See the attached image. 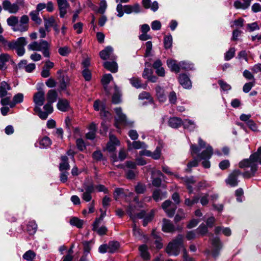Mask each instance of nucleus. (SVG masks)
<instances>
[{
    "mask_svg": "<svg viewBox=\"0 0 261 261\" xmlns=\"http://www.w3.org/2000/svg\"><path fill=\"white\" fill-rule=\"evenodd\" d=\"M261 164V146L258 148L255 153L252 154L249 159L244 160L239 163V167L241 168H250V171H245L243 175L245 178H249L254 175L257 170L256 162Z\"/></svg>",
    "mask_w": 261,
    "mask_h": 261,
    "instance_id": "nucleus-1",
    "label": "nucleus"
},
{
    "mask_svg": "<svg viewBox=\"0 0 261 261\" xmlns=\"http://www.w3.org/2000/svg\"><path fill=\"white\" fill-rule=\"evenodd\" d=\"M50 44L46 40H41L39 42L34 41L28 46V49L32 51H41L45 57H50L49 48Z\"/></svg>",
    "mask_w": 261,
    "mask_h": 261,
    "instance_id": "nucleus-2",
    "label": "nucleus"
},
{
    "mask_svg": "<svg viewBox=\"0 0 261 261\" xmlns=\"http://www.w3.org/2000/svg\"><path fill=\"white\" fill-rule=\"evenodd\" d=\"M184 236L178 234L172 242H170L166 247V252L170 255H177L182 246Z\"/></svg>",
    "mask_w": 261,
    "mask_h": 261,
    "instance_id": "nucleus-3",
    "label": "nucleus"
},
{
    "mask_svg": "<svg viewBox=\"0 0 261 261\" xmlns=\"http://www.w3.org/2000/svg\"><path fill=\"white\" fill-rule=\"evenodd\" d=\"M27 43L25 37H19L16 40L10 41V49H15L16 53L18 56H22L25 52L24 46Z\"/></svg>",
    "mask_w": 261,
    "mask_h": 261,
    "instance_id": "nucleus-4",
    "label": "nucleus"
},
{
    "mask_svg": "<svg viewBox=\"0 0 261 261\" xmlns=\"http://www.w3.org/2000/svg\"><path fill=\"white\" fill-rule=\"evenodd\" d=\"M127 212L129 214L130 217L133 220L136 218H143V225L144 226H146L147 224L152 220L153 217V214L152 212H151L145 216L144 211H141L138 213H136L135 210L132 207L129 208Z\"/></svg>",
    "mask_w": 261,
    "mask_h": 261,
    "instance_id": "nucleus-5",
    "label": "nucleus"
},
{
    "mask_svg": "<svg viewBox=\"0 0 261 261\" xmlns=\"http://www.w3.org/2000/svg\"><path fill=\"white\" fill-rule=\"evenodd\" d=\"M117 116L116 117L115 126L118 128L126 126H132L133 122L128 120L126 115L122 113L120 108H117L115 109Z\"/></svg>",
    "mask_w": 261,
    "mask_h": 261,
    "instance_id": "nucleus-6",
    "label": "nucleus"
},
{
    "mask_svg": "<svg viewBox=\"0 0 261 261\" xmlns=\"http://www.w3.org/2000/svg\"><path fill=\"white\" fill-rule=\"evenodd\" d=\"M213 154V148L210 146H206L205 150H203L200 154H198V157L200 160H203L202 164L205 168H208L211 166L209 160Z\"/></svg>",
    "mask_w": 261,
    "mask_h": 261,
    "instance_id": "nucleus-7",
    "label": "nucleus"
},
{
    "mask_svg": "<svg viewBox=\"0 0 261 261\" xmlns=\"http://www.w3.org/2000/svg\"><path fill=\"white\" fill-rule=\"evenodd\" d=\"M44 101L45 93L43 90H40L34 94L33 101L35 103L34 110L35 112L39 111V108L43 105Z\"/></svg>",
    "mask_w": 261,
    "mask_h": 261,
    "instance_id": "nucleus-8",
    "label": "nucleus"
},
{
    "mask_svg": "<svg viewBox=\"0 0 261 261\" xmlns=\"http://www.w3.org/2000/svg\"><path fill=\"white\" fill-rule=\"evenodd\" d=\"M29 17L27 15H23L15 28H12V30L15 32H23L28 29Z\"/></svg>",
    "mask_w": 261,
    "mask_h": 261,
    "instance_id": "nucleus-9",
    "label": "nucleus"
},
{
    "mask_svg": "<svg viewBox=\"0 0 261 261\" xmlns=\"http://www.w3.org/2000/svg\"><path fill=\"white\" fill-rule=\"evenodd\" d=\"M84 189H79V191L81 192H83L82 195V199L86 202L90 201L92 199L91 194L94 191V187L92 185L84 186Z\"/></svg>",
    "mask_w": 261,
    "mask_h": 261,
    "instance_id": "nucleus-10",
    "label": "nucleus"
},
{
    "mask_svg": "<svg viewBox=\"0 0 261 261\" xmlns=\"http://www.w3.org/2000/svg\"><path fill=\"white\" fill-rule=\"evenodd\" d=\"M57 3L60 13V16L64 18L67 13L70 5L66 0H57Z\"/></svg>",
    "mask_w": 261,
    "mask_h": 261,
    "instance_id": "nucleus-11",
    "label": "nucleus"
},
{
    "mask_svg": "<svg viewBox=\"0 0 261 261\" xmlns=\"http://www.w3.org/2000/svg\"><path fill=\"white\" fill-rule=\"evenodd\" d=\"M51 105V103L47 102V103L43 106V109L45 112H42L40 108H39V111L36 112L38 116L41 119L44 120L46 119L48 115L53 112V107Z\"/></svg>",
    "mask_w": 261,
    "mask_h": 261,
    "instance_id": "nucleus-12",
    "label": "nucleus"
},
{
    "mask_svg": "<svg viewBox=\"0 0 261 261\" xmlns=\"http://www.w3.org/2000/svg\"><path fill=\"white\" fill-rule=\"evenodd\" d=\"M99 56L102 60L115 59L116 56L113 54V48L110 46L106 47L99 53Z\"/></svg>",
    "mask_w": 261,
    "mask_h": 261,
    "instance_id": "nucleus-13",
    "label": "nucleus"
},
{
    "mask_svg": "<svg viewBox=\"0 0 261 261\" xmlns=\"http://www.w3.org/2000/svg\"><path fill=\"white\" fill-rule=\"evenodd\" d=\"M110 140L107 145V150L110 152H113L115 150L116 146L120 145L119 140L112 134L109 136Z\"/></svg>",
    "mask_w": 261,
    "mask_h": 261,
    "instance_id": "nucleus-14",
    "label": "nucleus"
},
{
    "mask_svg": "<svg viewBox=\"0 0 261 261\" xmlns=\"http://www.w3.org/2000/svg\"><path fill=\"white\" fill-rule=\"evenodd\" d=\"M3 7L5 10L10 13H16L19 10V6L17 4H11L9 1L6 0L3 2Z\"/></svg>",
    "mask_w": 261,
    "mask_h": 261,
    "instance_id": "nucleus-15",
    "label": "nucleus"
},
{
    "mask_svg": "<svg viewBox=\"0 0 261 261\" xmlns=\"http://www.w3.org/2000/svg\"><path fill=\"white\" fill-rule=\"evenodd\" d=\"M241 174V172L239 170H236L226 179L227 185L231 187H235L237 186L238 183V176Z\"/></svg>",
    "mask_w": 261,
    "mask_h": 261,
    "instance_id": "nucleus-16",
    "label": "nucleus"
},
{
    "mask_svg": "<svg viewBox=\"0 0 261 261\" xmlns=\"http://www.w3.org/2000/svg\"><path fill=\"white\" fill-rule=\"evenodd\" d=\"M172 204V202L170 200H166L162 204V208L165 211L166 214L169 217H172L173 216L175 212L176 207L168 208Z\"/></svg>",
    "mask_w": 261,
    "mask_h": 261,
    "instance_id": "nucleus-17",
    "label": "nucleus"
},
{
    "mask_svg": "<svg viewBox=\"0 0 261 261\" xmlns=\"http://www.w3.org/2000/svg\"><path fill=\"white\" fill-rule=\"evenodd\" d=\"M179 82L180 84L185 89H190L192 86L191 82L188 77L185 74H180L179 76Z\"/></svg>",
    "mask_w": 261,
    "mask_h": 261,
    "instance_id": "nucleus-18",
    "label": "nucleus"
},
{
    "mask_svg": "<svg viewBox=\"0 0 261 261\" xmlns=\"http://www.w3.org/2000/svg\"><path fill=\"white\" fill-rule=\"evenodd\" d=\"M167 64L172 71L178 73L180 70V62L178 63L175 60L172 59H168Z\"/></svg>",
    "mask_w": 261,
    "mask_h": 261,
    "instance_id": "nucleus-19",
    "label": "nucleus"
},
{
    "mask_svg": "<svg viewBox=\"0 0 261 261\" xmlns=\"http://www.w3.org/2000/svg\"><path fill=\"white\" fill-rule=\"evenodd\" d=\"M175 228L173 224L166 219L163 220L162 230L165 232H173L175 231Z\"/></svg>",
    "mask_w": 261,
    "mask_h": 261,
    "instance_id": "nucleus-20",
    "label": "nucleus"
},
{
    "mask_svg": "<svg viewBox=\"0 0 261 261\" xmlns=\"http://www.w3.org/2000/svg\"><path fill=\"white\" fill-rule=\"evenodd\" d=\"M127 143L128 150H131L132 149H139L147 147V145L144 142H142L139 141H134L131 143L130 141L128 140Z\"/></svg>",
    "mask_w": 261,
    "mask_h": 261,
    "instance_id": "nucleus-21",
    "label": "nucleus"
},
{
    "mask_svg": "<svg viewBox=\"0 0 261 261\" xmlns=\"http://www.w3.org/2000/svg\"><path fill=\"white\" fill-rule=\"evenodd\" d=\"M11 59L10 56L6 53L0 55V70H4L7 68L6 63Z\"/></svg>",
    "mask_w": 261,
    "mask_h": 261,
    "instance_id": "nucleus-22",
    "label": "nucleus"
},
{
    "mask_svg": "<svg viewBox=\"0 0 261 261\" xmlns=\"http://www.w3.org/2000/svg\"><path fill=\"white\" fill-rule=\"evenodd\" d=\"M11 89V86L6 82L3 81L0 84V97L3 98L8 95V91Z\"/></svg>",
    "mask_w": 261,
    "mask_h": 261,
    "instance_id": "nucleus-23",
    "label": "nucleus"
},
{
    "mask_svg": "<svg viewBox=\"0 0 261 261\" xmlns=\"http://www.w3.org/2000/svg\"><path fill=\"white\" fill-rule=\"evenodd\" d=\"M124 11L127 14H130L132 13H138L140 12V7L138 4L133 6L125 5L124 6Z\"/></svg>",
    "mask_w": 261,
    "mask_h": 261,
    "instance_id": "nucleus-24",
    "label": "nucleus"
},
{
    "mask_svg": "<svg viewBox=\"0 0 261 261\" xmlns=\"http://www.w3.org/2000/svg\"><path fill=\"white\" fill-rule=\"evenodd\" d=\"M212 243L214 248V250L212 252V255L214 257H216L219 253V250L221 247V244L219 239L218 238H214L212 240Z\"/></svg>",
    "mask_w": 261,
    "mask_h": 261,
    "instance_id": "nucleus-25",
    "label": "nucleus"
},
{
    "mask_svg": "<svg viewBox=\"0 0 261 261\" xmlns=\"http://www.w3.org/2000/svg\"><path fill=\"white\" fill-rule=\"evenodd\" d=\"M57 106V108L62 112H66L70 109L69 102L66 99H59Z\"/></svg>",
    "mask_w": 261,
    "mask_h": 261,
    "instance_id": "nucleus-26",
    "label": "nucleus"
},
{
    "mask_svg": "<svg viewBox=\"0 0 261 261\" xmlns=\"http://www.w3.org/2000/svg\"><path fill=\"white\" fill-rule=\"evenodd\" d=\"M152 237L155 240L154 243L155 247L160 249L163 247V243H162V239L155 230H153L151 233Z\"/></svg>",
    "mask_w": 261,
    "mask_h": 261,
    "instance_id": "nucleus-27",
    "label": "nucleus"
},
{
    "mask_svg": "<svg viewBox=\"0 0 261 261\" xmlns=\"http://www.w3.org/2000/svg\"><path fill=\"white\" fill-rule=\"evenodd\" d=\"M140 255L142 258L146 260H148L150 259V254L147 251L148 248L146 245H142L139 248Z\"/></svg>",
    "mask_w": 261,
    "mask_h": 261,
    "instance_id": "nucleus-28",
    "label": "nucleus"
},
{
    "mask_svg": "<svg viewBox=\"0 0 261 261\" xmlns=\"http://www.w3.org/2000/svg\"><path fill=\"white\" fill-rule=\"evenodd\" d=\"M103 66L113 73H115L118 70V65L115 62H105L103 63Z\"/></svg>",
    "mask_w": 261,
    "mask_h": 261,
    "instance_id": "nucleus-29",
    "label": "nucleus"
},
{
    "mask_svg": "<svg viewBox=\"0 0 261 261\" xmlns=\"http://www.w3.org/2000/svg\"><path fill=\"white\" fill-rule=\"evenodd\" d=\"M156 95L157 98L160 102H164L166 100V95L164 94V91L163 89L158 86L155 88Z\"/></svg>",
    "mask_w": 261,
    "mask_h": 261,
    "instance_id": "nucleus-30",
    "label": "nucleus"
},
{
    "mask_svg": "<svg viewBox=\"0 0 261 261\" xmlns=\"http://www.w3.org/2000/svg\"><path fill=\"white\" fill-rule=\"evenodd\" d=\"M168 123L170 126L173 128H177L181 126L182 121L181 119L177 117H172L169 119Z\"/></svg>",
    "mask_w": 261,
    "mask_h": 261,
    "instance_id": "nucleus-31",
    "label": "nucleus"
},
{
    "mask_svg": "<svg viewBox=\"0 0 261 261\" xmlns=\"http://www.w3.org/2000/svg\"><path fill=\"white\" fill-rule=\"evenodd\" d=\"M39 147L41 148H46L51 144V140L47 136H45L38 140Z\"/></svg>",
    "mask_w": 261,
    "mask_h": 261,
    "instance_id": "nucleus-32",
    "label": "nucleus"
},
{
    "mask_svg": "<svg viewBox=\"0 0 261 261\" xmlns=\"http://www.w3.org/2000/svg\"><path fill=\"white\" fill-rule=\"evenodd\" d=\"M57 97L58 93L55 90H50L48 91L46 96L47 102L51 103H54L57 100Z\"/></svg>",
    "mask_w": 261,
    "mask_h": 261,
    "instance_id": "nucleus-33",
    "label": "nucleus"
},
{
    "mask_svg": "<svg viewBox=\"0 0 261 261\" xmlns=\"http://www.w3.org/2000/svg\"><path fill=\"white\" fill-rule=\"evenodd\" d=\"M182 180L184 181L185 184L187 187V189L189 190V194H191L193 192L192 187L191 185L193 184L195 182V180L193 177H182Z\"/></svg>",
    "mask_w": 261,
    "mask_h": 261,
    "instance_id": "nucleus-34",
    "label": "nucleus"
},
{
    "mask_svg": "<svg viewBox=\"0 0 261 261\" xmlns=\"http://www.w3.org/2000/svg\"><path fill=\"white\" fill-rule=\"evenodd\" d=\"M56 23V20L53 16L44 18V27L48 32L49 31V28L55 25Z\"/></svg>",
    "mask_w": 261,
    "mask_h": 261,
    "instance_id": "nucleus-35",
    "label": "nucleus"
},
{
    "mask_svg": "<svg viewBox=\"0 0 261 261\" xmlns=\"http://www.w3.org/2000/svg\"><path fill=\"white\" fill-rule=\"evenodd\" d=\"M182 124L185 128L188 129L191 131L193 130L196 127L195 122L190 119L185 120L182 121Z\"/></svg>",
    "mask_w": 261,
    "mask_h": 261,
    "instance_id": "nucleus-36",
    "label": "nucleus"
},
{
    "mask_svg": "<svg viewBox=\"0 0 261 261\" xmlns=\"http://www.w3.org/2000/svg\"><path fill=\"white\" fill-rule=\"evenodd\" d=\"M23 100V95L19 93L15 95L13 98V101L10 104V107L13 108L17 103H21Z\"/></svg>",
    "mask_w": 261,
    "mask_h": 261,
    "instance_id": "nucleus-37",
    "label": "nucleus"
},
{
    "mask_svg": "<svg viewBox=\"0 0 261 261\" xmlns=\"http://www.w3.org/2000/svg\"><path fill=\"white\" fill-rule=\"evenodd\" d=\"M70 166L68 163V158L66 156L61 157V163L60 164V170H67L69 169Z\"/></svg>",
    "mask_w": 261,
    "mask_h": 261,
    "instance_id": "nucleus-38",
    "label": "nucleus"
},
{
    "mask_svg": "<svg viewBox=\"0 0 261 261\" xmlns=\"http://www.w3.org/2000/svg\"><path fill=\"white\" fill-rule=\"evenodd\" d=\"M129 81L132 86L136 88L145 89L146 87V84H141L139 79L137 77H133L129 79Z\"/></svg>",
    "mask_w": 261,
    "mask_h": 261,
    "instance_id": "nucleus-39",
    "label": "nucleus"
},
{
    "mask_svg": "<svg viewBox=\"0 0 261 261\" xmlns=\"http://www.w3.org/2000/svg\"><path fill=\"white\" fill-rule=\"evenodd\" d=\"M37 228L36 223L34 221H31L27 225V230L30 234L33 235L36 232Z\"/></svg>",
    "mask_w": 261,
    "mask_h": 261,
    "instance_id": "nucleus-40",
    "label": "nucleus"
},
{
    "mask_svg": "<svg viewBox=\"0 0 261 261\" xmlns=\"http://www.w3.org/2000/svg\"><path fill=\"white\" fill-rule=\"evenodd\" d=\"M10 41H8L5 38L0 34V47H3L5 50H9Z\"/></svg>",
    "mask_w": 261,
    "mask_h": 261,
    "instance_id": "nucleus-41",
    "label": "nucleus"
},
{
    "mask_svg": "<svg viewBox=\"0 0 261 261\" xmlns=\"http://www.w3.org/2000/svg\"><path fill=\"white\" fill-rule=\"evenodd\" d=\"M60 82L61 89L64 90L69 84V79L67 76L63 75L60 78Z\"/></svg>",
    "mask_w": 261,
    "mask_h": 261,
    "instance_id": "nucleus-42",
    "label": "nucleus"
},
{
    "mask_svg": "<svg viewBox=\"0 0 261 261\" xmlns=\"http://www.w3.org/2000/svg\"><path fill=\"white\" fill-rule=\"evenodd\" d=\"M108 245V252L113 253L115 252L119 247V243L117 242H111Z\"/></svg>",
    "mask_w": 261,
    "mask_h": 261,
    "instance_id": "nucleus-43",
    "label": "nucleus"
},
{
    "mask_svg": "<svg viewBox=\"0 0 261 261\" xmlns=\"http://www.w3.org/2000/svg\"><path fill=\"white\" fill-rule=\"evenodd\" d=\"M70 223L72 225L75 226L78 228H81L84 224V221L76 217L70 219Z\"/></svg>",
    "mask_w": 261,
    "mask_h": 261,
    "instance_id": "nucleus-44",
    "label": "nucleus"
},
{
    "mask_svg": "<svg viewBox=\"0 0 261 261\" xmlns=\"http://www.w3.org/2000/svg\"><path fill=\"white\" fill-rule=\"evenodd\" d=\"M133 233L134 236L138 239H142L144 237L142 232L137 227L136 224L133 226Z\"/></svg>",
    "mask_w": 261,
    "mask_h": 261,
    "instance_id": "nucleus-45",
    "label": "nucleus"
},
{
    "mask_svg": "<svg viewBox=\"0 0 261 261\" xmlns=\"http://www.w3.org/2000/svg\"><path fill=\"white\" fill-rule=\"evenodd\" d=\"M99 224H96L95 226V228L94 227V222L93 224V230L95 231H96L99 235L105 234L107 231V228L105 226H101L100 227H98Z\"/></svg>",
    "mask_w": 261,
    "mask_h": 261,
    "instance_id": "nucleus-46",
    "label": "nucleus"
},
{
    "mask_svg": "<svg viewBox=\"0 0 261 261\" xmlns=\"http://www.w3.org/2000/svg\"><path fill=\"white\" fill-rule=\"evenodd\" d=\"M18 19L17 17L12 16L7 19V22L9 26L15 28L18 23Z\"/></svg>",
    "mask_w": 261,
    "mask_h": 261,
    "instance_id": "nucleus-47",
    "label": "nucleus"
},
{
    "mask_svg": "<svg viewBox=\"0 0 261 261\" xmlns=\"http://www.w3.org/2000/svg\"><path fill=\"white\" fill-rule=\"evenodd\" d=\"M164 46L168 49L171 47L172 45V37L171 35L166 36L164 39Z\"/></svg>",
    "mask_w": 261,
    "mask_h": 261,
    "instance_id": "nucleus-48",
    "label": "nucleus"
},
{
    "mask_svg": "<svg viewBox=\"0 0 261 261\" xmlns=\"http://www.w3.org/2000/svg\"><path fill=\"white\" fill-rule=\"evenodd\" d=\"M199 198L197 196L193 197L192 199L190 198H186L185 200V205L191 206L193 204L197 203L198 202Z\"/></svg>",
    "mask_w": 261,
    "mask_h": 261,
    "instance_id": "nucleus-49",
    "label": "nucleus"
},
{
    "mask_svg": "<svg viewBox=\"0 0 261 261\" xmlns=\"http://www.w3.org/2000/svg\"><path fill=\"white\" fill-rule=\"evenodd\" d=\"M186 217L184 211L181 209L178 210L174 218V221L176 223L180 221V220L185 219Z\"/></svg>",
    "mask_w": 261,
    "mask_h": 261,
    "instance_id": "nucleus-50",
    "label": "nucleus"
},
{
    "mask_svg": "<svg viewBox=\"0 0 261 261\" xmlns=\"http://www.w3.org/2000/svg\"><path fill=\"white\" fill-rule=\"evenodd\" d=\"M35 257V253L32 250L27 251L23 255V258L27 260H31Z\"/></svg>",
    "mask_w": 261,
    "mask_h": 261,
    "instance_id": "nucleus-51",
    "label": "nucleus"
},
{
    "mask_svg": "<svg viewBox=\"0 0 261 261\" xmlns=\"http://www.w3.org/2000/svg\"><path fill=\"white\" fill-rule=\"evenodd\" d=\"M58 52L60 55L66 56L71 52V49L68 46H64L59 48Z\"/></svg>",
    "mask_w": 261,
    "mask_h": 261,
    "instance_id": "nucleus-52",
    "label": "nucleus"
},
{
    "mask_svg": "<svg viewBox=\"0 0 261 261\" xmlns=\"http://www.w3.org/2000/svg\"><path fill=\"white\" fill-rule=\"evenodd\" d=\"M112 80L113 76L111 74H106L103 76L101 82L103 85L107 86Z\"/></svg>",
    "mask_w": 261,
    "mask_h": 261,
    "instance_id": "nucleus-53",
    "label": "nucleus"
},
{
    "mask_svg": "<svg viewBox=\"0 0 261 261\" xmlns=\"http://www.w3.org/2000/svg\"><path fill=\"white\" fill-rule=\"evenodd\" d=\"M105 105L103 103L101 102L99 100H95L94 102L93 107L95 110L96 111H101V109L104 108Z\"/></svg>",
    "mask_w": 261,
    "mask_h": 261,
    "instance_id": "nucleus-54",
    "label": "nucleus"
},
{
    "mask_svg": "<svg viewBox=\"0 0 261 261\" xmlns=\"http://www.w3.org/2000/svg\"><path fill=\"white\" fill-rule=\"evenodd\" d=\"M116 93L114 94L112 97V101L113 103H118L120 101V95L118 93V88L117 87H115Z\"/></svg>",
    "mask_w": 261,
    "mask_h": 261,
    "instance_id": "nucleus-55",
    "label": "nucleus"
},
{
    "mask_svg": "<svg viewBox=\"0 0 261 261\" xmlns=\"http://www.w3.org/2000/svg\"><path fill=\"white\" fill-rule=\"evenodd\" d=\"M180 69L190 70L192 69L193 67V65L189 62L182 61L180 62Z\"/></svg>",
    "mask_w": 261,
    "mask_h": 261,
    "instance_id": "nucleus-56",
    "label": "nucleus"
},
{
    "mask_svg": "<svg viewBox=\"0 0 261 261\" xmlns=\"http://www.w3.org/2000/svg\"><path fill=\"white\" fill-rule=\"evenodd\" d=\"M76 144L77 148L83 151L86 149V145L84 141L82 139H78L76 140Z\"/></svg>",
    "mask_w": 261,
    "mask_h": 261,
    "instance_id": "nucleus-57",
    "label": "nucleus"
},
{
    "mask_svg": "<svg viewBox=\"0 0 261 261\" xmlns=\"http://www.w3.org/2000/svg\"><path fill=\"white\" fill-rule=\"evenodd\" d=\"M164 197L165 196H163V194H161L159 190H155L153 193L152 197L156 201L162 200Z\"/></svg>",
    "mask_w": 261,
    "mask_h": 261,
    "instance_id": "nucleus-58",
    "label": "nucleus"
},
{
    "mask_svg": "<svg viewBox=\"0 0 261 261\" xmlns=\"http://www.w3.org/2000/svg\"><path fill=\"white\" fill-rule=\"evenodd\" d=\"M198 234L204 235L207 232V227L204 224H201L196 229Z\"/></svg>",
    "mask_w": 261,
    "mask_h": 261,
    "instance_id": "nucleus-59",
    "label": "nucleus"
},
{
    "mask_svg": "<svg viewBox=\"0 0 261 261\" xmlns=\"http://www.w3.org/2000/svg\"><path fill=\"white\" fill-rule=\"evenodd\" d=\"M247 125H248L249 128L252 131H258V127L256 124L253 120H248L247 122Z\"/></svg>",
    "mask_w": 261,
    "mask_h": 261,
    "instance_id": "nucleus-60",
    "label": "nucleus"
},
{
    "mask_svg": "<svg viewBox=\"0 0 261 261\" xmlns=\"http://www.w3.org/2000/svg\"><path fill=\"white\" fill-rule=\"evenodd\" d=\"M235 54V49L234 48H231L229 49V50L226 53L225 56V59L226 60H229L232 58L233 57Z\"/></svg>",
    "mask_w": 261,
    "mask_h": 261,
    "instance_id": "nucleus-61",
    "label": "nucleus"
},
{
    "mask_svg": "<svg viewBox=\"0 0 261 261\" xmlns=\"http://www.w3.org/2000/svg\"><path fill=\"white\" fill-rule=\"evenodd\" d=\"M209 196L207 194L201 195L200 197V201L202 205H205L208 203Z\"/></svg>",
    "mask_w": 261,
    "mask_h": 261,
    "instance_id": "nucleus-62",
    "label": "nucleus"
},
{
    "mask_svg": "<svg viewBox=\"0 0 261 261\" xmlns=\"http://www.w3.org/2000/svg\"><path fill=\"white\" fill-rule=\"evenodd\" d=\"M161 149L160 147H157L155 151L152 153L151 156L154 160L159 159L161 156Z\"/></svg>",
    "mask_w": 261,
    "mask_h": 261,
    "instance_id": "nucleus-63",
    "label": "nucleus"
},
{
    "mask_svg": "<svg viewBox=\"0 0 261 261\" xmlns=\"http://www.w3.org/2000/svg\"><path fill=\"white\" fill-rule=\"evenodd\" d=\"M218 83L221 86V89L224 91L229 90L231 89L230 85L222 80L219 81Z\"/></svg>",
    "mask_w": 261,
    "mask_h": 261,
    "instance_id": "nucleus-64",
    "label": "nucleus"
}]
</instances>
